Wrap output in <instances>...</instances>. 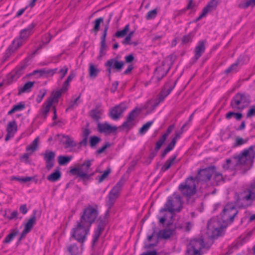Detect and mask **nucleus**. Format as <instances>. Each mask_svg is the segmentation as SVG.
Here are the masks:
<instances>
[{
    "mask_svg": "<svg viewBox=\"0 0 255 255\" xmlns=\"http://www.w3.org/2000/svg\"><path fill=\"white\" fill-rule=\"evenodd\" d=\"M182 208V201L181 196L177 194H173L169 196L164 207L160 210V213L168 212L170 214V218L172 217V214L175 212H179Z\"/></svg>",
    "mask_w": 255,
    "mask_h": 255,
    "instance_id": "f257e3e1",
    "label": "nucleus"
},
{
    "mask_svg": "<svg viewBox=\"0 0 255 255\" xmlns=\"http://www.w3.org/2000/svg\"><path fill=\"white\" fill-rule=\"evenodd\" d=\"M35 26L34 23H31L28 27L21 30L20 32L19 37L15 38L12 42V44L7 50V53L12 50V51L16 50L20 47L28 37L33 33L34 28Z\"/></svg>",
    "mask_w": 255,
    "mask_h": 255,
    "instance_id": "f03ea898",
    "label": "nucleus"
},
{
    "mask_svg": "<svg viewBox=\"0 0 255 255\" xmlns=\"http://www.w3.org/2000/svg\"><path fill=\"white\" fill-rule=\"evenodd\" d=\"M98 207L97 206L88 205L83 211L80 221L86 226H91L98 216Z\"/></svg>",
    "mask_w": 255,
    "mask_h": 255,
    "instance_id": "7ed1b4c3",
    "label": "nucleus"
},
{
    "mask_svg": "<svg viewBox=\"0 0 255 255\" xmlns=\"http://www.w3.org/2000/svg\"><path fill=\"white\" fill-rule=\"evenodd\" d=\"M254 200L248 189L245 188L235 195V204L239 208H246Z\"/></svg>",
    "mask_w": 255,
    "mask_h": 255,
    "instance_id": "20e7f679",
    "label": "nucleus"
},
{
    "mask_svg": "<svg viewBox=\"0 0 255 255\" xmlns=\"http://www.w3.org/2000/svg\"><path fill=\"white\" fill-rule=\"evenodd\" d=\"M91 227L86 226L81 221H78L75 227L71 230V237L74 238L78 242L83 243L86 238Z\"/></svg>",
    "mask_w": 255,
    "mask_h": 255,
    "instance_id": "39448f33",
    "label": "nucleus"
},
{
    "mask_svg": "<svg viewBox=\"0 0 255 255\" xmlns=\"http://www.w3.org/2000/svg\"><path fill=\"white\" fill-rule=\"evenodd\" d=\"M255 145L244 149L237 156L239 165H250L253 163L255 155Z\"/></svg>",
    "mask_w": 255,
    "mask_h": 255,
    "instance_id": "423d86ee",
    "label": "nucleus"
},
{
    "mask_svg": "<svg viewBox=\"0 0 255 255\" xmlns=\"http://www.w3.org/2000/svg\"><path fill=\"white\" fill-rule=\"evenodd\" d=\"M223 228L221 221L218 218H213L208 223L207 233L210 238H217L220 235Z\"/></svg>",
    "mask_w": 255,
    "mask_h": 255,
    "instance_id": "0eeeda50",
    "label": "nucleus"
},
{
    "mask_svg": "<svg viewBox=\"0 0 255 255\" xmlns=\"http://www.w3.org/2000/svg\"><path fill=\"white\" fill-rule=\"evenodd\" d=\"M91 166V161L90 160H86L82 164L78 166L77 167L71 169L70 172L72 174H76L78 177L83 179L87 180L93 175L89 174Z\"/></svg>",
    "mask_w": 255,
    "mask_h": 255,
    "instance_id": "6e6552de",
    "label": "nucleus"
},
{
    "mask_svg": "<svg viewBox=\"0 0 255 255\" xmlns=\"http://www.w3.org/2000/svg\"><path fill=\"white\" fill-rule=\"evenodd\" d=\"M179 190L186 196H191L196 192L195 179L192 177L187 178L184 182L179 186Z\"/></svg>",
    "mask_w": 255,
    "mask_h": 255,
    "instance_id": "1a4fd4ad",
    "label": "nucleus"
},
{
    "mask_svg": "<svg viewBox=\"0 0 255 255\" xmlns=\"http://www.w3.org/2000/svg\"><path fill=\"white\" fill-rule=\"evenodd\" d=\"M205 247L204 242L202 238L191 240L187 246L185 255H202L201 250Z\"/></svg>",
    "mask_w": 255,
    "mask_h": 255,
    "instance_id": "9d476101",
    "label": "nucleus"
},
{
    "mask_svg": "<svg viewBox=\"0 0 255 255\" xmlns=\"http://www.w3.org/2000/svg\"><path fill=\"white\" fill-rule=\"evenodd\" d=\"M250 103L249 97L245 94L238 93L232 99L231 107L235 110H243Z\"/></svg>",
    "mask_w": 255,
    "mask_h": 255,
    "instance_id": "9b49d317",
    "label": "nucleus"
},
{
    "mask_svg": "<svg viewBox=\"0 0 255 255\" xmlns=\"http://www.w3.org/2000/svg\"><path fill=\"white\" fill-rule=\"evenodd\" d=\"M238 213V210L232 204H227L221 214L222 222L227 224L232 223Z\"/></svg>",
    "mask_w": 255,
    "mask_h": 255,
    "instance_id": "f8f14e48",
    "label": "nucleus"
},
{
    "mask_svg": "<svg viewBox=\"0 0 255 255\" xmlns=\"http://www.w3.org/2000/svg\"><path fill=\"white\" fill-rule=\"evenodd\" d=\"M124 184V182L123 180H120L109 192L107 201V206H108L109 208H111L114 205L116 201L120 196Z\"/></svg>",
    "mask_w": 255,
    "mask_h": 255,
    "instance_id": "ddd939ff",
    "label": "nucleus"
},
{
    "mask_svg": "<svg viewBox=\"0 0 255 255\" xmlns=\"http://www.w3.org/2000/svg\"><path fill=\"white\" fill-rule=\"evenodd\" d=\"M214 166H211L199 170L196 178L199 181H209L214 174Z\"/></svg>",
    "mask_w": 255,
    "mask_h": 255,
    "instance_id": "4468645a",
    "label": "nucleus"
},
{
    "mask_svg": "<svg viewBox=\"0 0 255 255\" xmlns=\"http://www.w3.org/2000/svg\"><path fill=\"white\" fill-rule=\"evenodd\" d=\"M127 107L125 104L121 103L113 108L110 113V117L114 120H118L126 111Z\"/></svg>",
    "mask_w": 255,
    "mask_h": 255,
    "instance_id": "2eb2a0df",
    "label": "nucleus"
},
{
    "mask_svg": "<svg viewBox=\"0 0 255 255\" xmlns=\"http://www.w3.org/2000/svg\"><path fill=\"white\" fill-rule=\"evenodd\" d=\"M218 4L217 0H212L209 2L207 5L203 9L201 14L198 17L196 21L200 20L203 17L206 16L208 13L215 10Z\"/></svg>",
    "mask_w": 255,
    "mask_h": 255,
    "instance_id": "dca6fc26",
    "label": "nucleus"
},
{
    "mask_svg": "<svg viewBox=\"0 0 255 255\" xmlns=\"http://www.w3.org/2000/svg\"><path fill=\"white\" fill-rule=\"evenodd\" d=\"M169 69V66L166 65L164 61H163L161 65L157 67L155 70L154 76L159 81L167 74Z\"/></svg>",
    "mask_w": 255,
    "mask_h": 255,
    "instance_id": "f3484780",
    "label": "nucleus"
},
{
    "mask_svg": "<svg viewBox=\"0 0 255 255\" xmlns=\"http://www.w3.org/2000/svg\"><path fill=\"white\" fill-rule=\"evenodd\" d=\"M60 136L62 137L61 142L65 149H70L71 150V148L77 146V142L71 136L65 134H61Z\"/></svg>",
    "mask_w": 255,
    "mask_h": 255,
    "instance_id": "a211bd4d",
    "label": "nucleus"
},
{
    "mask_svg": "<svg viewBox=\"0 0 255 255\" xmlns=\"http://www.w3.org/2000/svg\"><path fill=\"white\" fill-rule=\"evenodd\" d=\"M28 59L25 58L18 66L16 67L11 72L16 78L18 79L24 72L26 68L28 65Z\"/></svg>",
    "mask_w": 255,
    "mask_h": 255,
    "instance_id": "6ab92c4d",
    "label": "nucleus"
},
{
    "mask_svg": "<svg viewBox=\"0 0 255 255\" xmlns=\"http://www.w3.org/2000/svg\"><path fill=\"white\" fill-rule=\"evenodd\" d=\"M28 59L25 58L18 66L16 67L11 72L16 78L18 79L24 72L26 68L28 65Z\"/></svg>",
    "mask_w": 255,
    "mask_h": 255,
    "instance_id": "aec40b11",
    "label": "nucleus"
},
{
    "mask_svg": "<svg viewBox=\"0 0 255 255\" xmlns=\"http://www.w3.org/2000/svg\"><path fill=\"white\" fill-rule=\"evenodd\" d=\"M117 129L118 128L116 126H112L107 123H99L98 124V129L101 133L110 134L115 132Z\"/></svg>",
    "mask_w": 255,
    "mask_h": 255,
    "instance_id": "412c9836",
    "label": "nucleus"
},
{
    "mask_svg": "<svg viewBox=\"0 0 255 255\" xmlns=\"http://www.w3.org/2000/svg\"><path fill=\"white\" fill-rule=\"evenodd\" d=\"M108 30V26H105L104 27V32L101 36V47L100 50V55L98 56V58L100 59L103 56L105 55L106 54V52L107 50V46L106 43V39L107 35V32Z\"/></svg>",
    "mask_w": 255,
    "mask_h": 255,
    "instance_id": "4be33fe9",
    "label": "nucleus"
},
{
    "mask_svg": "<svg viewBox=\"0 0 255 255\" xmlns=\"http://www.w3.org/2000/svg\"><path fill=\"white\" fill-rule=\"evenodd\" d=\"M43 156L46 163V167L48 170H50L54 166L55 154L52 151H46Z\"/></svg>",
    "mask_w": 255,
    "mask_h": 255,
    "instance_id": "5701e85b",
    "label": "nucleus"
},
{
    "mask_svg": "<svg viewBox=\"0 0 255 255\" xmlns=\"http://www.w3.org/2000/svg\"><path fill=\"white\" fill-rule=\"evenodd\" d=\"M36 216L35 215H33L27 221L26 224L25 225L24 229L23 230L20 237L19 238V240H21L22 239L25 238L26 235L30 232L31 229H32L33 226L36 223Z\"/></svg>",
    "mask_w": 255,
    "mask_h": 255,
    "instance_id": "b1692460",
    "label": "nucleus"
},
{
    "mask_svg": "<svg viewBox=\"0 0 255 255\" xmlns=\"http://www.w3.org/2000/svg\"><path fill=\"white\" fill-rule=\"evenodd\" d=\"M125 64L124 62L119 61L117 58H112L108 60L105 64L106 67H112L117 71H121Z\"/></svg>",
    "mask_w": 255,
    "mask_h": 255,
    "instance_id": "393cba45",
    "label": "nucleus"
},
{
    "mask_svg": "<svg viewBox=\"0 0 255 255\" xmlns=\"http://www.w3.org/2000/svg\"><path fill=\"white\" fill-rule=\"evenodd\" d=\"M205 50V41L202 40L198 42L194 50V58L197 60L203 54Z\"/></svg>",
    "mask_w": 255,
    "mask_h": 255,
    "instance_id": "a878e982",
    "label": "nucleus"
},
{
    "mask_svg": "<svg viewBox=\"0 0 255 255\" xmlns=\"http://www.w3.org/2000/svg\"><path fill=\"white\" fill-rule=\"evenodd\" d=\"M239 165V163L237 161V156H234L232 158L226 159V163L223 164L222 167L226 170L233 169Z\"/></svg>",
    "mask_w": 255,
    "mask_h": 255,
    "instance_id": "bb28decb",
    "label": "nucleus"
},
{
    "mask_svg": "<svg viewBox=\"0 0 255 255\" xmlns=\"http://www.w3.org/2000/svg\"><path fill=\"white\" fill-rule=\"evenodd\" d=\"M212 184L214 185H219L225 182V178L223 175L219 172L216 171V167L214 168V174H213Z\"/></svg>",
    "mask_w": 255,
    "mask_h": 255,
    "instance_id": "cd10ccee",
    "label": "nucleus"
},
{
    "mask_svg": "<svg viewBox=\"0 0 255 255\" xmlns=\"http://www.w3.org/2000/svg\"><path fill=\"white\" fill-rule=\"evenodd\" d=\"M101 105H98L96 108L91 110L89 113L90 117L96 121H98L103 113V110L101 108Z\"/></svg>",
    "mask_w": 255,
    "mask_h": 255,
    "instance_id": "c85d7f7f",
    "label": "nucleus"
},
{
    "mask_svg": "<svg viewBox=\"0 0 255 255\" xmlns=\"http://www.w3.org/2000/svg\"><path fill=\"white\" fill-rule=\"evenodd\" d=\"M57 71V68L55 69H47L43 68L40 70H35L33 72L34 74L38 73L41 76L43 77H50L52 76L55 73H56Z\"/></svg>",
    "mask_w": 255,
    "mask_h": 255,
    "instance_id": "c756f323",
    "label": "nucleus"
},
{
    "mask_svg": "<svg viewBox=\"0 0 255 255\" xmlns=\"http://www.w3.org/2000/svg\"><path fill=\"white\" fill-rule=\"evenodd\" d=\"M52 104L47 101L43 105L42 109L41 110L39 116L41 119H46L47 115L50 111Z\"/></svg>",
    "mask_w": 255,
    "mask_h": 255,
    "instance_id": "7c9ffc66",
    "label": "nucleus"
},
{
    "mask_svg": "<svg viewBox=\"0 0 255 255\" xmlns=\"http://www.w3.org/2000/svg\"><path fill=\"white\" fill-rule=\"evenodd\" d=\"M66 92V91H62V88L56 92H53L51 96L47 99V101L50 102L52 104L54 103H57L61 95Z\"/></svg>",
    "mask_w": 255,
    "mask_h": 255,
    "instance_id": "2f4dec72",
    "label": "nucleus"
},
{
    "mask_svg": "<svg viewBox=\"0 0 255 255\" xmlns=\"http://www.w3.org/2000/svg\"><path fill=\"white\" fill-rule=\"evenodd\" d=\"M104 230V226L103 223L99 224L97 227V228L96 230H95L94 232V235L93 236V245H94L96 244L101 235L103 233V232Z\"/></svg>",
    "mask_w": 255,
    "mask_h": 255,
    "instance_id": "473e14b6",
    "label": "nucleus"
},
{
    "mask_svg": "<svg viewBox=\"0 0 255 255\" xmlns=\"http://www.w3.org/2000/svg\"><path fill=\"white\" fill-rule=\"evenodd\" d=\"M174 86H171L167 87V86L164 87L158 96V102H161L163 101L164 99L171 93L172 91Z\"/></svg>",
    "mask_w": 255,
    "mask_h": 255,
    "instance_id": "72a5a7b5",
    "label": "nucleus"
},
{
    "mask_svg": "<svg viewBox=\"0 0 255 255\" xmlns=\"http://www.w3.org/2000/svg\"><path fill=\"white\" fill-rule=\"evenodd\" d=\"M90 134V130L88 128H85L82 131V136L83 137V139L82 141H81L79 143V146L78 148H80L82 146H86L87 144V140Z\"/></svg>",
    "mask_w": 255,
    "mask_h": 255,
    "instance_id": "f704fd0d",
    "label": "nucleus"
},
{
    "mask_svg": "<svg viewBox=\"0 0 255 255\" xmlns=\"http://www.w3.org/2000/svg\"><path fill=\"white\" fill-rule=\"evenodd\" d=\"M173 235V231L170 229H164L160 230L158 233V238L168 239Z\"/></svg>",
    "mask_w": 255,
    "mask_h": 255,
    "instance_id": "c9c22d12",
    "label": "nucleus"
},
{
    "mask_svg": "<svg viewBox=\"0 0 255 255\" xmlns=\"http://www.w3.org/2000/svg\"><path fill=\"white\" fill-rule=\"evenodd\" d=\"M39 141V137H37L32 142L31 144L26 146V150L27 151H30V153L36 151L38 147V143Z\"/></svg>",
    "mask_w": 255,
    "mask_h": 255,
    "instance_id": "e433bc0d",
    "label": "nucleus"
},
{
    "mask_svg": "<svg viewBox=\"0 0 255 255\" xmlns=\"http://www.w3.org/2000/svg\"><path fill=\"white\" fill-rule=\"evenodd\" d=\"M177 157L176 155H174L170 158H169L163 164L162 167L161 168V171L162 172H165L173 164L175 160Z\"/></svg>",
    "mask_w": 255,
    "mask_h": 255,
    "instance_id": "4c0bfd02",
    "label": "nucleus"
},
{
    "mask_svg": "<svg viewBox=\"0 0 255 255\" xmlns=\"http://www.w3.org/2000/svg\"><path fill=\"white\" fill-rule=\"evenodd\" d=\"M34 82H28L26 83L23 86L19 89V94L21 93L29 92L31 91V89L33 87Z\"/></svg>",
    "mask_w": 255,
    "mask_h": 255,
    "instance_id": "58836bf2",
    "label": "nucleus"
},
{
    "mask_svg": "<svg viewBox=\"0 0 255 255\" xmlns=\"http://www.w3.org/2000/svg\"><path fill=\"white\" fill-rule=\"evenodd\" d=\"M89 72L90 77L94 78L98 76L99 73L100 72V70L93 64L90 63Z\"/></svg>",
    "mask_w": 255,
    "mask_h": 255,
    "instance_id": "ea45409f",
    "label": "nucleus"
},
{
    "mask_svg": "<svg viewBox=\"0 0 255 255\" xmlns=\"http://www.w3.org/2000/svg\"><path fill=\"white\" fill-rule=\"evenodd\" d=\"M61 176V173L59 170H55L53 173L49 175L47 179L49 181L55 182L58 180Z\"/></svg>",
    "mask_w": 255,
    "mask_h": 255,
    "instance_id": "a19ab883",
    "label": "nucleus"
},
{
    "mask_svg": "<svg viewBox=\"0 0 255 255\" xmlns=\"http://www.w3.org/2000/svg\"><path fill=\"white\" fill-rule=\"evenodd\" d=\"M25 108V104L22 102L13 106L12 108L8 112L7 114L10 115L16 112L21 111Z\"/></svg>",
    "mask_w": 255,
    "mask_h": 255,
    "instance_id": "79ce46f5",
    "label": "nucleus"
},
{
    "mask_svg": "<svg viewBox=\"0 0 255 255\" xmlns=\"http://www.w3.org/2000/svg\"><path fill=\"white\" fill-rule=\"evenodd\" d=\"M17 131V125L15 120H12L9 122L7 126L6 131L7 132H11L14 134Z\"/></svg>",
    "mask_w": 255,
    "mask_h": 255,
    "instance_id": "37998d69",
    "label": "nucleus"
},
{
    "mask_svg": "<svg viewBox=\"0 0 255 255\" xmlns=\"http://www.w3.org/2000/svg\"><path fill=\"white\" fill-rule=\"evenodd\" d=\"M141 111V110L140 109H138L137 108H135L129 113L127 117V119L134 122L136 118L138 116Z\"/></svg>",
    "mask_w": 255,
    "mask_h": 255,
    "instance_id": "c03bdc74",
    "label": "nucleus"
},
{
    "mask_svg": "<svg viewBox=\"0 0 255 255\" xmlns=\"http://www.w3.org/2000/svg\"><path fill=\"white\" fill-rule=\"evenodd\" d=\"M67 250L71 255H78L81 252L76 244L69 246L67 247Z\"/></svg>",
    "mask_w": 255,
    "mask_h": 255,
    "instance_id": "a18cd8bd",
    "label": "nucleus"
},
{
    "mask_svg": "<svg viewBox=\"0 0 255 255\" xmlns=\"http://www.w3.org/2000/svg\"><path fill=\"white\" fill-rule=\"evenodd\" d=\"M75 75L73 73H71L67 77L66 81L64 82L62 87V91H67L68 89V87L70 85V83L72 81Z\"/></svg>",
    "mask_w": 255,
    "mask_h": 255,
    "instance_id": "49530a36",
    "label": "nucleus"
},
{
    "mask_svg": "<svg viewBox=\"0 0 255 255\" xmlns=\"http://www.w3.org/2000/svg\"><path fill=\"white\" fill-rule=\"evenodd\" d=\"M104 18L103 17H99L96 19L93 22L94 26L93 29V31L96 34L100 30V24L103 22Z\"/></svg>",
    "mask_w": 255,
    "mask_h": 255,
    "instance_id": "de8ad7c7",
    "label": "nucleus"
},
{
    "mask_svg": "<svg viewBox=\"0 0 255 255\" xmlns=\"http://www.w3.org/2000/svg\"><path fill=\"white\" fill-rule=\"evenodd\" d=\"M255 6V0H248L245 2L239 4V7L241 8L246 9L249 7Z\"/></svg>",
    "mask_w": 255,
    "mask_h": 255,
    "instance_id": "09e8293b",
    "label": "nucleus"
},
{
    "mask_svg": "<svg viewBox=\"0 0 255 255\" xmlns=\"http://www.w3.org/2000/svg\"><path fill=\"white\" fill-rule=\"evenodd\" d=\"M129 25L128 24H127L123 29L121 30L118 31L115 33V36L117 38H121L124 37L129 31Z\"/></svg>",
    "mask_w": 255,
    "mask_h": 255,
    "instance_id": "8fccbe9b",
    "label": "nucleus"
},
{
    "mask_svg": "<svg viewBox=\"0 0 255 255\" xmlns=\"http://www.w3.org/2000/svg\"><path fill=\"white\" fill-rule=\"evenodd\" d=\"M232 117L235 118L237 120H240L243 117V115L240 113L233 112H229L226 115V118L228 120L231 119Z\"/></svg>",
    "mask_w": 255,
    "mask_h": 255,
    "instance_id": "3c124183",
    "label": "nucleus"
},
{
    "mask_svg": "<svg viewBox=\"0 0 255 255\" xmlns=\"http://www.w3.org/2000/svg\"><path fill=\"white\" fill-rule=\"evenodd\" d=\"M71 159V156L60 155L58 157V161L60 165H63L69 162Z\"/></svg>",
    "mask_w": 255,
    "mask_h": 255,
    "instance_id": "603ef678",
    "label": "nucleus"
},
{
    "mask_svg": "<svg viewBox=\"0 0 255 255\" xmlns=\"http://www.w3.org/2000/svg\"><path fill=\"white\" fill-rule=\"evenodd\" d=\"M101 141V138L97 136H92L89 140V144L92 148L95 147L96 145Z\"/></svg>",
    "mask_w": 255,
    "mask_h": 255,
    "instance_id": "864d4df0",
    "label": "nucleus"
},
{
    "mask_svg": "<svg viewBox=\"0 0 255 255\" xmlns=\"http://www.w3.org/2000/svg\"><path fill=\"white\" fill-rule=\"evenodd\" d=\"M16 80L17 78H15L14 75L11 71L6 75V78L4 80V83L7 85H10Z\"/></svg>",
    "mask_w": 255,
    "mask_h": 255,
    "instance_id": "5fc2aeb1",
    "label": "nucleus"
},
{
    "mask_svg": "<svg viewBox=\"0 0 255 255\" xmlns=\"http://www.w3.org/2000/svg\"><path fill=\"white\" fill-rule=\"evenodd\" d=\"M80 96H78L76 99H75L73 101H71L70 102L69 106L66 109V111H68L69 110H73L74 108L77 107L79 104V100L80 99Z\"/></svg>",
    "mask_w": 255,
    "mask_h": 255,
    "instance_id": "6e6d98bb",
    "label": "nucleus"
},
{
    "mask_svg": "<svg viewBox=\"0 0 255 255\" xmlns=\"http://www.w3.org/2000/svg\"><path fill=\"white\" fill-rule=\"evenodd\" d=\"M134 125V123L133 121L127 118V120L123 123L122 127L124 128L129 129H130Z\"/></svg>",
    "mask_w": 255,
    "mask_h": 255,
    "instance_id": "4d7b16f0",
    "label": "nucleus"
},
{
    "mask_svg": "<svg viewBox=\"0 0 255 255\" xmlns=\"http://www.w3.org/2000/svg\"><path fill=\"white\" fill-rule=\"evenodd\" d=\"M247 188L251 193L253 199L255 200V180L253 181Z\"/></svg>",
    "mask_w": 255,
    "mask_h": 255,
    "instance_id": "13d9d810",
    "label": "nucleus"
},
{
    "mask_svg": "<svg viewBox=\"0 0 255 255\" xmlns=\"http://www.w3.org/2000/svg\"><path fill=\"white\" fill-rule=\"evenodd\" d=\"M152 123L153 122H148L143 125V126L140 128L139 130V133L141 134L145 133L149 129Z\"/></svg>",
    "mask_w": 255,
    "mask_h": 255,
    "instance_id": "bf43d9fd",
    "label": "nucleus"
},
{
    "mask_svg": "<svg viewBox=\"0 0 255 255\" xmlns=\"http://www.w3.org/2000/svg\"><path fill=\"white\" fill-rule=\"evenodd\" d=\"M46 94V90L45 89L40 90L39 91V94L37 95L36 97V102L38 103H40L42 101L43 98L44 97V96H45Z\"/></svg>",
    "mask_w": 255,
    "mask_h": 255,
    "instance_id": "052dcab7",
    "label": "nucleus"
},
{
    "mask_svg": "<svg viewBox=\"0 0 255 255\" xmlns=\"http://www.w3.org/2000/svg\"><path fill=\"white\" fill-rule=\"evenodd\" d=\"M17 233V232H15L8 234L4 239L3 243L5 244L9 243L16 236Z\"/></svg>",
    "mask_w": 255,
    "mask_h": 255,
    "instance_id": "680f3d73",
    "label": "nucleus"
},
{
    "mask_svg": "<svg viewBox=\"0 0 255 255\" xmlns=\"http://www.w3.org/2000/svg\"><path fill=\"white\" fill-rule=\"evenodd\" d=\"M157 13L156 9L148 11L146 14V18L148 20L154 18L156 16Z\"/></svg>",
    "mask_w": 255,
    "mask_h": 255,
    "instance_id": "e2e57ef3",
    "label": "nucleus"
},
{
    "mask_svg": "<svg viewBox=\"0 0 255 255\" xmlns=\"http://www.w3.org/2000/svg\"><path fill=\"white\" fill-rule=\"evenodd\" d=\"M239 64V59H238L236 63L232 64L230 67H229L226 70V73L227 74L230 73L233 71H236L237 67Z\"/></svg>",
    "mask_w": 255,
    "mask_h": 255,
    "instance_id": "0e129e2a",
    "label": "nucleus"
},
{
    "mask_svg": "<svg viewBox=\"0 0 255 255\" xmlns=\"http://www.w3.org/2000/svg\"><path fill=\"white\" fill-rule=\"evenodd\" d=\"M166 139V138L162 136L161 138L157 141L155 147V149L156 150H158L160 148V147L163 145Z\"/></svg>",
    "mask_w": 255,
    "mask_h": 255,
    "instance_id": "69168bd1",
    "label": "nucleus"
},
{
    "mask_svg": "<svg viewBox=\"0 0 255 255\" xmlns=\"http://www.w3.org/2000/svg\"><path fill=\"white\" fill-rule=\"evenodd\" d=\"M111 173V169L108 168L107 170L104 171L103 174L100 177L99 179V182H102Z\"/></svg>",
    "mask_w": 255,
    "mask_h": 255,
    "instance_id": "338daca9",
    "label": "nucleus"
},
{
    "mask_svg": "<svg viewBox=\"0 0 255 255\" xmlns=\"http://www.w3.org/2000/svg\"><path fill=\"white\" fill-rule=\"evenodd\" d=\"M194 36V34L192 33H189L187 35H185L182 39V42L184 43H187L191 41L193 37Z\"/></svg>",
    "mask_w": 255,
    "mask_h": 255,
    "instance_id": "774afa93",
    "label": "nucleus"
}]
</instances>
